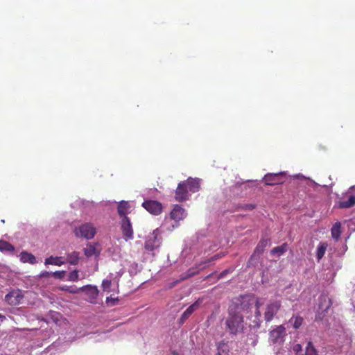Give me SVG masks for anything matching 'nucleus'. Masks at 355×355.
Segmentation results:
<instances>
[{
    "label": "nucleus",
    "mask_w": 355,
    "mask_h": 355,
    "mask_svg": "<svg viewBox=\"0 0 355 355\" xmlns=\"http://www.w3.org/2000/svg\"><path fill=\"white\" fill-rule=\"evenodd\" d=\"M262 304L263 302H260L259 300L252 295H243L239 299H237L236 301L230 307H232L234 311L241 313V312L248 313L253 305H255V313L252 317V324H250V325L254 328H259L261 322V315L259 311V307Z\"/></svg>",
    "instance_id": "obj_1"
},
{
    "label": "nucleus",
    "mask_w": 355,
    "mask_h": 355,
    "mask_svg": "<svg viewBox=\"0 0 355 355\" xmlns=\"http://www.w3.org/2000/svg\"><path fill=\"white\" fill-rule=\"evenodd\" d=\"M226 325L231 334H236L241 332L244 328L242 313L236 312L232 307L229 308V316L226 320Z\"/></svg>",
    "instance_id": "obj_2"
},
{
    "label": "nucleus",
    "mask_w": 355,
    "mask_h": 355,
    "mask_svg": "<svg viewBox=\"0 0 355 355\" xmlns=\"http://www.w3.org/2000/svg\"><path fill=\"white\" fill-rule=\"evenodd\" d=\"M286 331L283 325L277 326L269 331L268 342L270 345H281L285 340Z\"/></svg>",
    "instance_id": "obj_3"
},
{
    "label": "nucleus",
    "mask_w": 355,
    "mask_h": 355,
    "mask_svg": "<svg viewBox=\"0 0 355 355\" xmlns=\"http://www.w3.org/2000/svg\"><path fill=\"white\" fill-rule=\"evenodd\" d=\"M162 238L158 229L153 231L146 241L144 248L148 251H153L161 245Z\"/></svg>",
    "instance_id": "obj_4"
},
{
    "label": "nucleus",
    "mask_w": 355,
    "mask_h": 355,
    "mask_svg": "<svg viewBox=\"0 0 355 355\" xmlns=\"http://www.w3.org/2000/svg\"><path fill=\"white\" fill-rule=\"evenodd\" d=\"M281 307V302L279 301H273L270 302L266 309L264 313V319L266 322H270L275 315L277 313Z\"/></svg>",
    "instance_id": "obj_5"
},
{
    "label": "nucleus",
    "mask_w": 355,
    "mask_h": 355,
    "mask_svg": "<svg viewBox=\"0 0 355 355\" xmlns=\"http://www.w3.org/2000/svg\"><path fill=\"white\" fill-rule=\"evenodd\" d=\"M142 206L147 211L153 215H159L162 211V205L157 200H145L142 203Z\"/></svg>",
    "instance_id": "obj_6"
},
{
    "label": "nucleus",
    "mask_w": 355,
    "mask_h": 355,
    "mask_svg": "<svg viewBox=\"0 0 355 355\" xmlns=\"http://www.w3.org/2000/svg\"><path fill=\"white\" fill-rule=\"evenodd\" d=\"M24 294L21 290H12L5 296V301L11 306H16L21 303Z\"/></svg>",
    "instance_id": "obj_7"
},
{
    "label": "nucleus",
    "mask_w": 355,
    "mask_h": 355,
    "mask_svg": "<svg viewBox=\"0 0 355 355\" xmlns=\"http://www.w3.org/2000/svg\"><path fill=\"white\" fill-rule=\"evenodd\" d=\"M263 182L271 186L282 184L284 182V173H268L263 177Z\"/></svg>",
    "instance_id": "obj_8"
},
{
    "label": "nucleus",
    "mask_w": 355,
    "mask_h": 355,
    "mask_svg": "<svg viewBox=\"0 0 355 355\" xmlns=\"http://www.w3.org/2000/svg\"><path fill=\"white\" fill-rule=\"evenodd\" d=\"M189 190L183 182L178 184L175 192V198L178 202H184L189 199Z\"/></svg>",
    "instance_id": "obj_9"
},
{
    "label": "nucleus",
    "mask_w": 355,
    "mask_h": 355,
    "mask_svg": "<svg viewBox=\"0 0 355 355\" xmlns=\"http://www.w3.org/2000/svg\"><path fill=\"white\" fill-rule=\"evenodd\" d=\"M187 216V212L186 209L178 205H175L171 212V219L176 222L184 220Z\"/></svg>",
    "instance_id": "obj_10"
},
{
    "label": "nucleus",
    "mask_w": 355,
    "mask_h": 355,
    "mask_svg": "<svg viewBox=\"0 0 355 355\" xmlns=\"http://www.w3.org/2000/svg\"><path fill=\"white\" fill-rule=\"evenodd\" d=\"M130 205L128 201H121L117 207L119 215L123 218L122 222H130V219L127 217V215L130 213Z\"/></svg>",
    "instance_id": "obj_11"
},
{
    "label": "nucleus",
    "mask_w": 355,
    "mask_h": 355,
    "mask_svg": "<svg viewBox=\"0 0 355 355\" xmlns=\"http://www.w3.org/2000/svg\"><path fill=\"white\" fill-rule=\"evenodd\" d=\"M318 318H321L320 315L327 311L331 306V301L329 298L326 295H321L318 299Z\"/></svg>",
    "instance_id": "obj_12"
},
{
    "label": "nucleus",
    "mask_w": 355,
    "mask_h": 355,
    "mask_svg": "<svg viewBox=\"0 0 355 355\" xmlns=\"http://www.w3.org/2000/svg\"><path fill=\"white\" fill-rule=\"evenodd\" d=\"M187 186L188 190L192 193H196L200 189V182L197 179L189 178L186 181L183 182Z\"/></svg>",
    "instance_id": "obj_13"
},
{
    "label": "nucleus",
    "mask_w": 355,
    "mask_h": 355,
    "mask_svg": "<svg viewBox=\"0 0 355 355\" xmlns=\"http://www.w3.org/2000/svg\"><path fill=\"white\" fill-rule=\"evenodd\" d=\"M89 223H83L78 228L75 229V234L80 238H89Z\"/></svg>",
    "instance_id": "obj_14"
},
{
    "label": "nucleus",
    "mask_w": 355,
    "mask_h": 355,
    "mask_svg": "<svg viewBox=\"0 0 355 355\" xmlns=\"http://www.w3.org/2000/svg\"><path fill=\"white\" fill-rule=\"evenodd\" d=\"M121 230L125 241L133 239V230L131 223H122Z\"/></svg>",
    "instance_id": "obj_15"
},
{
    "label": "nucleus",
    "mask_w": 355,
    "mask_h": 355,
    "mask_svg": "<svg viewBox=\"0 0 355 355\" xmlns=\"http://www.w3.org/2000/svg\"><path fill=\"white\" fill-rule=\"evenodd\" d=\"M20 261L23 263H29L31 264H35L37 263V261L35 257L26 251H23L20 253L19 255Z\"/></svg>",
    "instance_id": "obj_16"
},
{
    "label": "nucleus",
    "mask_w": 355,
    "mask_h": 355,
    "mask_svg": "<svg viewBox=\"0 0 355 355\" xmlns=\"http://www.w3.org/2000/svg\"><path fill=\"white\" fill-rule=\"evenodd\" d=\"M200 304V300L196 301L193 304L189 306L186 311L182 313L181 316V320L184 322L185 320H187L192 313L193 312L198 309Z\"/></svg>",
    "instance_id": "obj_17"
},
{
    "label": "nucleus",
    "mask_w": 355,
    "mask_h": 355,
    "mask_svg": "<svg viewBox=\"0 0 355 355\" xmlns=\"http://www.w3.org/2000/svg\"><path fill=\"white\" fill-rule=\"evenodd\" d=\"M65 261L62 260V258L61 257H53L51 256L50 257L45 259L44 264L46 266L47 265H55L60 266L62 264H64Z\"/></svg>",
    "instance_id": "obj_18"
},
{
    "label": "nucleus",
    "mask_w": 355,
    "mask_h": 355,
    "mask_svg": "<svg viewBox=\"0 0 355 355\" xmlns=\"http://www.w3.org/2000/svg\"><path fill=\"white\" fill-rule=\"evenodd\" d=\"M288 249V246L287 243H284L280 246H277L274 248L270 251V254L273 256H275L276 257H279L282 256L284 253H285Z\"/></svg>",
    "instance_id": "obj_19"
},
{
    "label": "nucleus",
    "mask_w": 355,
    "mask_h": 355,
    "mask_svg": "<svg viewBox=\"0 0 355 355\" xmlns=\"http://www.w3.org/2000/svg\"><path fill=\"white\" fill-rule=\"evenodd\" d=\"M328 244L326 242H320L316 249V257L320 261L324 255L327 249Z\"/></svg>",
    "instance_id": "obj_20"
},
{
    "label": "nucleus",
    "mask_w": 355,
    "mask_h": 355,
    "mask_svg": "<svg viewBox=\"0 0 355 355\" xmlns=\"http://www.w3.org/2000/svg\"><path fill=\"white\" fill-rule=\"evenodd\" d=\"M217 346V353L216 355H228L229 353V346L228 345L223 342H219L216 345Z\"/></svg>",
    "instance_id": "obj_21"
},
{
    "label": "nucleus",
    "mask_w": 355,
    "mask_h": 355,
    "mask_svg": "<svg viewBox=\"0 0 355 355\" xmlns=\"http://www.w3.org/2000/svg\"><path fill=\"white\" fill-rule=\"evenodd\" d=\"M355 205V196H349L347 200H341L338 202V207L340 208H349Z\"/></svg>",
    "instance_id": "obj_22"
},
{
    "label": "nucleus",
    "mask_w": 355,
    "mask_h": 355,
    "mask_svg": "<svg viewBox=\"0 0 355 355\" xmlns=\"http://www.w3.org/2000/svg\"><path fill=\"white\" fill-rule=\"evenodd\" d=\"M79 260V252H73L67 254V261L72 265H76Z\"/></svg>",
    "instance_id": "obj_23"
},
{
    "label": "nucleus",
    "mask_w": 355,
    "mask_h": 355,
    "mask_svg": "<svg viewBox=\"0 0 355 355\" xmlns=\"http://www.w3.org/2000/svg\"><path fill=\"white\" fill-rule=\"evenodd\" d=\"M15 247L6 241H0V251L1 252H13Z\"/></svg>",
    "instance_id": "obj_24"
},
{
    "label": "nucleus",
    "mask_w": 355,
    "mask_h": 355,
    "mask_svg": "<svg viewBox=\"0 0 355 355\" xmlns=\"http://www.w3.org/2000/svg\"><path fill=\"white\" fill-rule=\"evenodd\" d=\"M340 223H335L331 228V236L336 240H338L340 236Z\"/></svg>",
    "instance_id": "obj_25"
},
{
    "label": "nucleus",
    "mask_w": 355,
    "mask_h": 355,
    "mask_svg": "<svg viewBox=\"0 0 355 355\" xmlns=\"http://www.w3.org/2000/svg\"><path fill=\"white\" fill-rule=\"evenodd\" d=\"M303 318L300 316L296 315L292 317L289 320V323L295 328L298 329L302 324Z\"/></svg>",
    "instance_id": "obj_26"
},
{
    "label": "nucleus",
    "mask_w": 355,
    "mask_h": 355,
    "mask_svg": "<svg viewBox=\"0 0 355 355\" xmlns=\"http://www.w3.org/2000/svg\"><path fill=\"white\" fill-rule=\"evenodd\" d=\"M101 250V246L99 243H95L93 245H90V257L94 255L95 257H97L99 255Z\"/></svg>",
    "instance_id": "obj_27"
},
{
    "label": "nucleus",
    "mask_w": 355,
    "mask_h": 355,
    "mask_svg": "<svg viewBox=\"0 0 355 355\" xmlns=\"http://www.w3.org/2000/svg\"><path fill=\"white\" fill-rule=\"evenodd\" d=\"M266 245V242L265 241H261L258 245L257 246L255 250H254V253L252 255L251 258H250V261H251L253 259H254L256 257V254L258 253V254H261L263 251V248Z\"/></svg>",
    "instance_id": "obj_28"
},
{
    "label": "nucleus",
    "mask_w": 355,
    "mask_h": 355,
    "mask_svg": "<svg viewBox=\"0 0 355 355\" xmlns=\"http://www.w3.org/2000/svg\"><path fill=\"white\" fill-rule=\"evenodd\" d=\"M306 355H318L315 349L311 342H309L306 346Z\"/></svg>",
    "instance_id": "obj_29"
},
{
    "label": "nucleus",
    "mask_w": 355,
    "mask_h": 355,
    "mask_svg": "<svg viewBox=\"0 0 355 355\" xmlns=\"http://www.w3.org/2000/svg\"><path fill=\"white\" fill-rule=\"evenodd\" d=\"M98 295V290L96 286L90 285V303H92V299L96 298Z\"/></svg>",
    "instance_id": "obj_30"
},
{
    "label": "nucleus",
    "mask_w": 355,
    "mask_h": 355,
    "mask_svg": "<svg viewBox=\"0 0 355 355\" xmlns=\"http://www.w3.org/2000/svg\"><path fill=\"white\" fill-rule=\"evenodd\" d=\"M110 286H111V280L110 279H105L103 281L102 288H103V291L109 292Z\"/></svg>",
    "instance_id": "obj_31"
},
{
    "label": "nucleus",
    "mask_w": 355,
    "mask_h": 355,
    "mask_svg": "<svg viewBox=\"0 0 355 355\" xmlns=\"http://www.w3.org/2000/svg\"><path fill=\"white\" fill-rule=\"evenodd\" d=\"M118 301V297H112V296L107 297L106 299L107 304L111 306L116 305Z\"/></svg>",
    "instance_id": "obj_32"
},
{
    "label": "nucleus",
    "mask_w": 355,
    "mask_h": 355,
    "mask_svg": "<svg viewBox=\"0 0 355 355\" xmlns=\"http://www.w3.org/2000/svg\"><path fill=\"white\" fill-rule=\"evenodd\" d=\"M78 279V271L73 270L71 272L69 275V280L70 281H76Z\"/></svg>",
    "instance_id": "obj_33"
},
{
    "label": "nucleus",
    "mask_w": 355,
    "mask_h": 355,
    "mask_svg": "<svg viewBox=\"0 0 355 355\" xmlns=\"http://www.w3.org/2000/svg\"><path fill=\"white\" fill-rule=\"evenodd\" d=\"M51 275L53 276L56 279H62L65 275V271H55L51 273Z\"/></svg>",
    "instance_id": "obj_34"
},
{
    "label": "nucleus",
    "mask_w": 355,
    "mask_h": 355,
    "mask_svg": "<svg viewBox=\"0 0 355 355\" xmlns=\"http://www.w3.org/2000/svg\"><path fill=\"white\" fill-rule=\"evenodd\" d=\"M293 351L297 354L299 353L300 352H302V345L300 344H295L294 345V346L293 347Z\"/></svg>",
    "instance_id": "obj_35"
},
{
    "label": "nucleus",
    "mask_w": 355,
    "mask_h": 355,
    "mask_svg": "<svg viewBox=\"0 0 355 355\" xmlns=\"http://www.w3.org/2000/svg\"><path fill=\"white\" fill-rule=\"evenodd\" d=\"M50 275H51V272H48V271H42L40 275H39V277H49Z\"/></svg>",
    "instance_id": "obj_36"
},
{
    "label": "nucleus",
    "mask_w": 355,
    "mask_h": 355,
    "mask_svg": "<svg viewBox=\"0 0 355 355\" xmlns=\"http://www.w3.org/2000/svg\"><path fill=\"white\" fill-rule=\"evenodd\" d=\"M89 234H90V239H92L96 234V231L95 230H94L93 228H92L90 227V232H89Z\"/></svg>",
    "instance_id": "obj_37"
},
{
    "label": "nucleus",
    "mask_w": 355,
    "mask_h": 355,
    "mask_svg": "<svg viewBox=\"0 0 355 355\" xmlns=\"http://www.w3.org/2000/svg\"><path fill=\"white\" fill-rule=\"evenodd\" d=\"M85 254L88 257L89 256V250L87 248L84 249Z\"/></svg>",
    "instance_id": "obj_38"
},
{
    "label": "nucleus",
    "mask_w": 355,
    "mask_h": 355,
    "mask_svg": "<svg viewBox=\"0 0 355 355\" xmlns=\"http://www.w3.org/2000/svg\"><path fill=\"white\" fill-rule=\"evenodd\" d=\"M0 320H1V321L5 320H6V316H5V315H2V314H0Z\"/></svg>",
    "instance_id": "obj_39"
},
{
    "label": "nucleus",
    "mask_w": 355,
    "mask_h": 355,
    "mask_svg": "<svg viewBox=\"0 0 355 355\" xmlns=\"http://www.w3.org/2000/svg\"><path fill=\"white\" fill-rule=\"evenodd\" d=\"M248 206H249V209H253L254 208V205H248Z\"/></svg>",
    "instance_id": "obj_40"
}]
</instances>
